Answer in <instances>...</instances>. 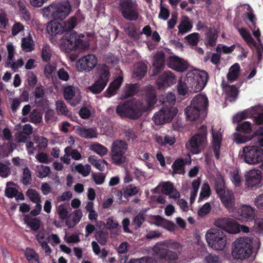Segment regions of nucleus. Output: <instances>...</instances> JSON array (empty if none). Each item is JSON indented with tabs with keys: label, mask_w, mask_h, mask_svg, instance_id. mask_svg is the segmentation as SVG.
I'll return each instance as SVG.
<instances>
[{
	"label": "nucleus",
	"mask_w": 263,
	"mask_h": 263,
	"mask_svg": "<svg viewBox=\"0 0 263 263\" xmlns=\"http://www.w3.org/2000/svg\"><path fill=\"white\" fill-rule=\"evenodd\" d=\"M145 102L135 98L119 103L116 107V114L122 119H139L143 113L148 111L157 102L156 94L154 92L147 93Z\"/></svg>",
	"instance_id": "nucleus-1"
},
{
	"label": "nucleus",
	"mask_w": 263,
	"mask_h": 263,
	"mask_svg": "<svg viewBox=\"0 0 263 263\" xmlns=\"http://www.w3.org/2000/svg\"><path fill=\"white\" fill-rule=\"evenodd\" d=\"M77 23L76 17L71 16L63 23L65 33L62 39L61 47L66 52L77 49L84 50L88 47V43L78 36L77 32L73 30Z\"/></svg>",
	"instance_id": "nucleus-2"
},
{
	"label": "nucleus",
	"mask_w": 263,
	"mask_h": 263,
	"mask_svg": "<svg viewBox=\"0 0 263 263\" xmlns=\"http://www.w3.org/2000/svg\"><path fill=\"white\" fill-rule=\"evenodd\" d=\"M209 79L208 74L204 70L199 72H188L186 74L185 82L180 80L177 84L178 92L179 95L184 96L190 88L191 92H198L205 86Z\"/></svg>",
	"instance_id": "nucleus-3"
},
{
	"label": "nucleus",
	"mask_w": 263,
	"mask_h": 263,
	"mask_svg": "<svg viewBox=\"0 0 263 263\" xmlns=\"http://www.w3.org/2000/svg\"><path fill=\"white\" fill-rule=\"evenodd\" d=\"M71 9L69 2L52 3L43 9V15L48 19L62 21L69 15Z\"/></svg>",
	"instance_id": "nucleus-4"
},
{
	"label": "nucleus",
	"mask_w": 263,
	"mask_h": 263,
	"mask_svg": "<svg viewBox=\"0 0 263 263\" xmlns=\"http://www.w3.org/2000/svg\"><path fill=\"white\" fill-rule=\"evenodd\" d=\"M252 241L248 237H240L233 243L232 255L236 259L248 258L252 253Z\"/></svg>",
	"instance_id": "nucleus-5"
},
{
	"label": "nucleus",
	"mask_w": 263,
	"mask_h": 263,
	"mask_svg": "<svg viewBox=\"0 0 263 263\" xmlns=\"http://www.w3.org/2000/svg\"><path fill=\"white\" fill-rule=\"evenodd\" d=\"M208 245L215 250H223L227 243V237L224 233L217 229H210L205 234Z\"/></svg>",
	"instance_id": "nucleus-6"
},
{
	"label": "nucleus",
	"mask_w": 263,
	"mask_h": 263,
	"mask_svg": "<svg viewBox=\"0 0 263 263\" xmlns=\"http://www.w3.org/2000/svg\"><path fill=\"white\" fill-rule=\"evenodd\" d=\"M206 136V126L202 125L199 128L198 133L190 139V149L192 154H198L204 149L207 143Z\"/></svg>",
	"instance_id": "nucleus-7"
},
{
	"label": "nucleus",
	"mask_w": 263,
	"mask_h": 263,
	"mask_svg": "<svg viewBox=\"0 0 263 263\" xmlns=\"http://www.w3.org/2000/svg\"><path fill=\"white\" fill-rule=\"evenodd\" d=\"M128 145L126 141L120 139L115 140L111 144V156L112 162L116 165H120L125 162V156Z\"/></svg>",
	"instance_id": "nucleus-8"
},
{
	"label": "nucleus",
	"mask_w": 263,
	"mask_h": 263,
	"mask_svg": "<svg viewBox=\"0 0 263 263\" xmlns=\"http://www.w3.org/2000/svg\"><path fill=\"white\" fill-rule=\"evenodd\" d=\"M110 76L109 70L106 67L101 68L99 71L98 79L89 86L88 89L95 95L101 93L106 86Z\"/></svg>",
	"instance_id": "nucleus-9"
},
{
	"label": "nucleus",
	"mask_w": 263,
	"mask_h": 263,
	"mask_svg": "<svg viewBox=\"0 0 263 263\" xmlns=\"http://www.w3.org/2000/svg\"><path fill=\"white\" fill-rule=\"evenodd\" d=\"M178 113L176 108L172 107H163L156 112L153 120L155 124L159 125L170 122Z\"/></svg>",
	"instance_id": "nucleus-10"
},
{
	"label": "nucleus",
	"mask_w": 263,
	"mask_h": 263,
	"mask_svg": "<svg viewBox=\"0 0 263 263\" xmlns=\"http://www.w3.org/2000/svg\"><path fill=\"white\" fill-rule=\"evenodd\" d=\"M244 160L248 164H254L263 160V149L258 146H247L243 148Z\"/></svg>",
	"instance_id": "nucleus-11"
},
{
	"label": "nucleus",
	"mask_w": 263,
	"mask_h": 263,
	"mask_svg": "<svg viewBox=\"0 0 263 263\" xmlns=\"http://www.w3.org/2000/svg\"><path fill=\"white\" fill-rule=\"evenodd\" d=\"M120 10L123 17L129 21H136L139 13L137 5L132 0H123L120 4Z\"/></svg>",
	"instance_id": "nucleus-12"
},
{
	"label": "nucleus",
	"mask_w": 263,
	"mask_h": 263,
	"mask_svg": "<svg viewBox=\"0 0 263 263\" xmlns=\"http://www.w3.org/2000/svg\"><path fill=\"white\" fill-rule=\"evenodd\" d=\"M153 255L157 258L164 259L168 261H176L178 258L177 254L173 251L164 248L161 243H157L152 249Z\"/></svg>",
	"instance_id": "nucleus-13"
},
{
	"label": "nucleus",
	"mask_w": 263,
	"mask_h": 263,
	"mask_svg": "<svg viewBox=\"0 0 263 263\" xmlns=\"http://www.w3.org/2000/svg\"><path fill=\"white\" fill-rule=\"evenodd\" d=\"M215 225L226 232L231 234H236L240 232L239 224L235 220L229 218H222L216 220Z\"/></svg>",
	"instance_id": "nucleus-14"
},
{
	"label": "nucleus",
	"mask_w": 263,
	"mask_h": 263,
	"mask_svg": "<svg viewBox=\"0 0 263 263\" xmlns=\"http://www.w3.org/2000/svg\"><path fill=\"white\" fill-rule=\"evenodd\" d=\"M98 59L96 55L89 54L81 58L76 63L80 71H90L96 66Z\"/></svg>",
	"instance_id": "nucleus-15"
},
{
	"label": "nucleus",
	"mask_w": 263,
	"mask_h": 263,
	"mask_svg": "<svg viewBox=\"0 0 263 263\" xmlns=\"http://www.w3.org/2000/svg\"><path fill=\"white\" fill-rule=\"evenodd\" d=\"M255 211L250 205H243L238 210L235 218L239 220L249 221L254 219Z\"/></svg>",
	"instance_id": "nucleus-16"
},
{
	"label": "nucleus",
	"mask_w": 263,
	"mask_h": 263,
	"mask_svg": "<svg viewBox=\"0 0 263 263\" xmlns=\"http://www.w3.org/2000/svg\"><path fill=\"white\" fill-rule=\"evenodd\" d=\"M167 66L178 72H183L188 68V64L178 57L171 56L167 62Z\"/></svg>",
	"instance_id": "nucleus-17"
},
{
	"label": "nucleus",
	"mask_w": 263,
	"mask_h": 263,
	"mask_svg": "<svg viewBox=\"0 0 263 263\" xmlns=\"http://www.w3.org/2000/svg\"><path fill=\"white\" fill-rule=\"evenodd\" d=\"M175 76L170 71H164L160 75L157 81L159 87H168L176 83Z\"/></svg>",
	"instance_id": "nucleus-18"
},
{
	"label": "nucleus",
	"mask_w": 263,
	"mask_h": 263,
	"mask_svg": "<svg viewBox=\"0 0 263 263\" xmlns=\"http://www.w3.org/2000/svg\"><path fill=\"white\" fill-rule=\"evenodd\" d=\"M261 173L259 170H252L246 175V184L249 187H258L260 183Z\"/></svg>",
	"instance_id": "nucleus-19"
},
{
	"label": "nucleus",
	"mask_w": 263,
	"mask_h": 263,
	"mask_svg": "<svg viewBox=\"0 0 263 263\" xmlns=\"http://www.w3.org/2000/svg\"><path fill=\"white\" fill-rule=\"evenodd\" d=\"M165 57L162 51L157 52L153 63V76H156L161 72L165 66Z\"/></svg>",
	"instance_id": "nucleus-20"
},
{
	"label": "nucleus",
	"mask_w": 263,
	"mask_h": 263,
	"mask_svg": "<svg viewBox=\"0 0 263 263\" xmlns=\"http://www.w3.org/2000/svg\"><path fill=\"white\" fill-rule=\"evenodd\" d=\"M76 93V88L72 85L65 87L63 90L64 99L72 106H76L80 103L81 98H74Z\"/></svg>",
	"instance_id": "nucleus-21"
},
{
	"label": "nucleus",
	"mask_w": 263,
	"mask_h": 263,
	"mask_svg": "<svg viewBox=\"0 0 263 263\" xmlns=\"http://www.w3.org/2000/svg\"><path fill=\"white\" fill-rule=\"evenodd\" d=\"M123 81L122 77L119 76L109 84V86L105 91V96L107 98L115 95L117 90L120 88Z\"/></svg>",
	"instance_id": "nucleus-22"
},
{
	"label": "nucleus",
	"mask_w": 263,
	"mask_h": 263,
	"mask_svg": "<svg viewBox=\"0 0 263 263\" xmlns=\"http://www.w3.org/2000/svg\"><path fill=\"white\" fill-rule=\"evenodd\" d=\"M208 99L204 95H196L192 100L191 105L205 112L208 106Z\"/></svg>",
	"instance_id": "nucleus-23"
},
{
	"label": "nucleus",
	"mask_w": 263,
	"mask_h": 263,
	"mask_svg": "<svg viewBox=\"0 0 263 263\" xmlns=\"http://www.w3.org/2000/svg\"><path fill=\"white\" fill-rule=\"evenodd\" d=\"M246 17L251 23L250 28L253 32L254 36L256 38L258 42L260 43V32L259 29L256 26L257 18L252 11L247 12Z\"/></svg>",
	"instance_id": "nucleus-24"
},
{
	"label": "nucleus",
	"mask_w": 263,
	"mask_h": 263,
	"mask_svg": "<svg viewBox=\"0 0 263 263\" xmlns=\"http://www.w3.org/2000/svg\"><path fill=\"white\" fill-rule=\"evenodd\" d=\"M222 141V136L220 133H212V148L216 158L218 160L220 158V151Z\"/></svg>",
	"instance_id": "nucleus-25"
},
{
	"label": "nucleus",
	"mask_w": 263,
	"mask_h": 263,
	"mask_svg": "<svg viewBox=\"0 0 263 263\" xmlns=\"http://www.w3.org/2000/svg\"><path fill=\"white\" fill-rule=\"evenodd\" d=\"M205 112L201 109L196 107L192 105L187 106L185 109V114L186 116L187 120L190 121H195L200 118L202 114Z\"/></svg>",
	"instance_id": "nucleus-26"
},
{
	"label": "nucleus",
	"mask_w": 263,
	"mask_h": 263,
	"mask_svg": "<svg viewBox=\"0 0 263 263\" xmlns=\"http://www.w3.org/2000/svg\"><path fill=\"white\" fill-rule=\"evenodd\" d=\"M46 29L48 33L52 36L65 33L63 25L53 21H51L48 23Z\"/></svg>",
	"instance_id": "nucleus-27"
},
{
	"label": "nucleus",
	"mask_w": 263,
	"mask_h": 263,
	"mask_svg": "<svg viewBox=\"0 0 263 263\" xmlns=\"http://www.w3.org/2000/svg\"><path fill=\"white\" fill-rule=\"evenodd\" d=\"M147 71V65L142 62H139L134 65L133 77L141 80L146 74Z\"/></svg>",
	"instance_id": "nucleus-28"
},
{
	"label": "nucleus",
	"mask_w": 263,
	"mask_h": 263,
	"mask_svg": "<svg viewBox=\"0 0 263 263\" xmlns=\"http://www.w3.org/2000/svg\"><path fill=\"white\" fill-rule=\"evenodd\" d=\"M139 90L138 84H126L122 91V97L124 99L129 98L136 95Z\"/></svg>",
	"instance_id": "nucleus-29"
},
{
	"label": "nucleus",
	"mask_w": 263,
	"mask_h": 263,
	"mask_svg": "<svg viewBox=\"0 0 263 263\" xmlns=\"http://www.w3.org/2000/svg\"><path fill=\"white\" fill-rule=\"evenodd\" d=\"M76 132L79 136L86 139H92L97 138L98 136L97 129L93 128H86L79 126L77 128Z\"/></svg>",
	"instance_id": "nucleus-30"
},
{
	"label": "nucleus",
	"mask_w": 263,
	"mask_h": 263,
	"mask_svg": "<svg viewBox=\"0 0 263 263\" xmlns=\"http://www.w3.org/2000/svg\"><path fill=\"white\" fill-rule=\"evenodd\" d=\"M24 220L25 223L29 226L33 231H37L40 227L41 220L39 218H32L29 215L24 216Z\"/></svg>",
	"instance_id": "nucleus-31"
},
{
	"label": "nucleus",
	"mask_w": 263,
	"mask_h": 263,
	"mask_svg": "<svg viewBox=\"0 0 263 263\" xmlns=\"http://www.w3.org/2000/svg\"><path fill=\"white\" fill-rule=\"evenodd\" d=\"M186 161L181 158L176 159L173 163L172 168L174 174H184Z\"/></svg>",
	"instance_id": "nucleus-32"
},
{
	"label": "nucleus",
	"mask_w": 263,
	"mask_h": 263,
	"mask_svg": "<svg viewBox=\"0 0 263 263\" xmlns=\"http://www.w3.org/2000/svg\"><path fill=\"white\" fill-rule=\"evenodd\" d=\"M240 67L238 63H235L229 69L227 77L229 81L233 82L236 81L239 76Z\"/></svg>",
	"instance_id": "nucleus-33"
},
{
	"label": "nucleus",
	"mask_w": 263,
	"mask_h": 263,
	"mask_svg": "<svg viewBox=\"0 0 263 263\" xmlns=\"http://www.w3.org/2000/svg\"><path fill=\"white\" fill-rule=\"evenodd\" d=\"M218 33L215 29L210 28L206 34V45L214 47L216 44Z\"/></svg>",
	"instance_id": "nucleus-34"
},
{
	"label": "nucleus",
	"mask_w": 263,
	"mask_h": 263,
	"mask_svg": "<svg viewBox=\"0 0 263 263\" xmlns=\"http://www.w3.org/2000/svg\"><path fill=\"white\" fill-rule=\"evenodd\" d=\"M225 189L224 179L221 176L217 177L215 179V189L218 196L226 194Z\"/></svg>",
	"instance_id": "nucleus-35"
},
{
	"label": "nucleus",
	"mask_w": 263,
	"mask_h": 263,
	"mask_svg": "<svg viewBox=\"0 0 263 263\" xmlns=\"http://www.w3.org/2000/svg\"><path fill=\"white\" fill-rule=\"evenodd\" d=\"M146 215L143 211H140L133 218L132 225L134 227L135 230L140 228L145 220Z\"/></svg>",
	"instance_id": "nucleus-36"
},
{
	"label": "nucleus",
	"mask_w": 263,
	"mask_h": 263,
	"mask_svg": "<svg viewBox=\"0 0 263 263\" xmlns=\"http://www.w3.org/2000/svg\"><path fill=\"white\" fill-rule=\"evenodd\" d=\"M88 162L98 170L103 171L104 164L107 165V162L103 160L98 159L96 156H90L88 157Z\"/></svg>",
	"instance_id": "nucleus-37"
},
{
	"label": "nucleus",
	"mask_w": 263,
	"mask_h": 263,
	"mask_svg": "<svg viewBox=\"0 0 263 263\" xmlns=\"http://www.w3.org/2000/svg\"><path fill=\"white\" fill-rule=\"evenodd\" d=\"M82 217V213L80 210H76L72 214V221L70 219L66 221V224L68 228H73L81 220Z\"/></svg>",
	"instance_id": "nucleus-38"
},
{
	"label": "nucleus",
	"mask_w": 263,
	"mask_h": 263,
	"mask_svg": "<svg viewBox=\"0 0 263 263\" xmlns=\"http://www.w3.org/2000/svg\"><path fill=\"white\" fill-rule=\"evenodd\" d=\"M236 130L241 133L249 134L252 130V124L249 121H244L237 124Z\"/></svg>",
	"instance_id": "nucleus-39"
},
{
	"label": "nucleus",
	"mask_w": 263,
	"mask_h": 263,
	"mask_svg": "<svg viewBox=\"0 0 263 263\" xmlns=\"http://www.w3.org/2000/svg\"><path fill=\"white\" fill-rule=\"evenodd\" d=\"M25 255L29 263H39L38 255L33 249L26 248Z\"/></svg>",
	"instance_id": "nucleus-40"
},
{
	"label": "nucleus",
	"mask_w": 263,
	"mask_h": 263,
	"mask_svg": "<svg viewBox=\"0 0 263 263\" xmlns=\"http://www.w3.org/2000/svg\"><path fill=\"white\" fill-rule=\"evenodd\" d=\"M13 144L8 142L0 146V156L5 157H8L9 155L14 150Z\"/></svg>",
	"instance_id": "nucleus-41"
},
{
	"label": "nucleus",
	"mask_w": 263,
	"mask_h": 263,
	"mask_svg": "<svg viewBox=\"0 0 263 263\" xmlns=\"http://www.w3.org/2000/svg\"><path fill=\"white\" fill-rule=\"evenodd\" d=\"M238 31L243 39L247 43V44L256 46V43L255 41L252 37L250 33L246 29L244 28H241L239 29Z\"/></svg>",
	"instance_id": "nucleus-42"
},
{
	"label": "nucleus",
	"mask_w": 263,
	"mask_h": 263,
	"mask_svg": "<svg viewBox=\"0 0 263 263\" xmlns=\"http://www.w3.org/2000/svg\"><path fill=\"white\" fill-rule=\"evenodd\" d=\"M221 85L223 89L230 97L235 98L237 96V90L235 86L227 84L224 80L222 81Z\"/></svg>",
	"instance_id": "nucleus-43"
},
{
	"label": "nucleus",
	"mask_w": 263,
	"mask_h": 263,
	"mask_svg": "<svg viewBox=\"0 0 263 263\" xmlns=\"http://www.w3.org/2000/svg\"><path fill=\"white\" fill-rule=\"evenodd\" d=\"M138 187L133 184L127 185L124 189L123 196L125 198L128 199L129 197L133 196L138 193Z\"/></svg>",
	"instance_id": "nucleus-44"
},
{
	"label": "nucleus",
	"mask_w": 263,
	"mask_h": 263,
	"mask_svg": "<svg viewBox=\"0 0 263 263\" xmlns=\"http://www.w3.org/2000/svg\"><path fill=\"white\" fill-rule=\"evenodd\" d=\"M108 238L107 232L98 231L95 234V238L101 245H105Z\"/></svg>",
	"instance_id": "nucleus-45"
},
{
	"label": "nucleus",
	"mask_w": 263,
	"mask_h": 263,
	"mask_svg": "<svg viewBox=\"0 0 263 263\" xmlns=\"http://www.w3.org/2000/svg\"><path fill=\"white\" fill-rule=\"evenodd\" d=\"M10 165L11 164L9 162L8 164H5L0 162V177L5 178L10 175L11 173Z\"/></svg>",
	"instance_id": "nucleus-46"
},
{
	"label": "nucleus",
	"mask_w": 263,
	"mask_h": 263,
	"mask_svg": "<svg viewBox=\"0 0 263 263\" xmlns=\"http://www.w3.org/2000/svg\"><path fill=\"white\" fill-rule=\"evenodd\" d=\"M26 195L33 203H40L41 197L38 192L34 189H29L26 192Z\"/></svg>",
	"instance_id": "nucleus-47"
},
{
	"label": "nucleus",
	"mask_w": 263,
	"mask_h": 263,
	"mask_svg": "<svg viewBox=\"0 0 263 263\" xmlns=\"http://www.w3.org/2000/svg\"><path fill=\"white\" fill-rule=\"evenodd\" d=\"M58 214L60 218L62 220H69L70 217L72 216V214L68 215V212L65 208L64 204H60L59 205L57 209Z\"/></svg>",
	"instance_id": "nucleus-48"
},
{
	"label": "nucleus",
	"mask_w": 263,
	"mask_h": 263,
	"mask_svg": "<svg viewBox=\"0 0 263 263\" xmlns=\"http://www.w3.org/2000/svg\"><path fill=\"white\" fill-rule=\"evenodd\" d=\"M91 149L101 156L106 155L108 152V149L105 146L99 143L92 145Z\"/></svg>",
	"instance_id": "nucleus-49"
},
{
	"label": "nucleus",
	"mask_w": 263,
	"mask_h": 263,
	"mask_svg": "<svg viewBox=\"0 0 263 263\" xmlns=\"http://www.w3.org/2000/svg\"><path fill=\"white\" fill-rule=\"evenodd\" d=\"M76 171L84 177L89 175L91 171V167L89 164L83 165L82 164H79L76 166Z\"/></svg>",
	"instance_id": "nucleus-50"
},
{
	"label": "nucleus",
	"mask_w": 263,
	"mask_h": 263,
	"mask_svg": "<svg viewBox=\"0 0 263 263\" xmlns=\"http://www.w3.org/2000/svg\"><path fill=\"white\" fill-rule=\"evenodd\" d=\"M219 197L224 205L226 207H228L231 204V201L233 197V193L232 191H228L223 195H219Z\"/></svg>",
	"instance_id": "nucleus-51"
},
{
	"label": "nucleus",
	"mask_w": 263,
	"mask_h": 263,
	"mask_svg": "<svg viewBox=\"0 0 263 263\" xmlns=\"http://www.w3.org/2000/svg\"><path fill=\"white\" fill-rule=\"evenodd\" d=\"M7 49L8 51V58L7 61L5 63V67L9 66V64H10V62H12L14 59V54L15 49L14 46L11 43H9L7 45Z\"/></svg>",
	"instance_id": "nucleus-52"
},
{
	"label": "nucleus",
	"mask_w": 263,
	"mask_h": 263,
	"mask_svg": "<svg viewBox=\"0 0 263 263\" xmlns=\"http://www.w3.org/2000/svg\"><path fill=\"white\" fill-rule=\"evenodd\" d=\"M211 195V189L209 184L204 183L201 189L199 200H202L204 198L209 197Z\"/></svg>",
	"instance_id": "nucleus-53"
},
{
	"label": "nucleus",
	"mask_w": 263,
	"mask_h": 263,
	"mask_svg": "<svg viewBox=\"0 0 263 263\" xmlns=\"http://www.w3.org/2000/svg\"><path fill=\"white\" fill-rule=\"evenodd\" d=\"M192 27V24L189 21L184 20L181 22L178 28L179 32L183 34L189 31Z\"/></svg>",
	"instance_id": "nucleus-54"
},
{
	"label": "nucleus",
	"mask_w": 263,
	"mask_h": 263,
	"mask_svg": "<svg viewBox=\"0 0 263 263\" xmlns=\"http://www.w3.org/2000/svg\"><path fill=\"white\" fill-rule=\"evenodd\" d=\"M199 34L198 33H193L185 36V39L189 44L192 46H196L199 40Z\"/></svg>",
	"instance_id": "nucleus-55"
},
{
	"label": "nucleus",
	"mask_w": 263,
	"mask_h": 263,
	"mask_svg": "<svg viewBox=\"0 0 263 263\" xmlns=\"http://www.w3.org/2000/svg\"><path fill=\"white\" fill-rule=\"evenodd\" d=\"M249 116V112L247 110H244L240 112L235 115L233 118V122L234 123L239 124L241 123V121Z\"/></svg>",
	"instance_id": "nucleus-56"
},
{
	"label": "nucleus",
	"mask_w": 263,
	"mask_h": 263,
	"mask_svg": "<svg viewBox=\"0 0 263 263\" xmlns=\"http://www.w3.org/2000/svg\"><path fill=\"white\" fill-rule=\"evenodd\" d=\"M56 109L59 115H66L68 113V109L66 104L63 101L58 100L56 102Z\"/></svg>",
	"instance_id": "nucleus-57"
},
{
	"label": "nucleus",
	"mask_w": 263,
	"mask_h": 263,
	"mask_svg": "<svg viewBox=\"0 0 263 263\" xmlns=\"http://www.w3.org/2000/svg\"><path fill=\"white\" fill-rule=\"evenodd\" d=\"M31 172L28 167H25L23 170L22 182L24 185H27L30 183L31 180Z\"/></svg>",
	"instance_id": "nucleus-58"
},
{
	"label": "nucleus",
	"mask_w": 263,
	"mask_h": 263,
	"mask_svg": "<svg viewBox=\"0 0 263 263\" xmlns=\"http://www.w3.org/2000/svg\"><path fill=\"white\" fill-rule=\"evenodd\" d=\"M51 52L50 47L48 46H44L42 50V59L44 62H48L51 58Z\"/></svg>",
	"instance_id": "nucleus-59"
},
{
	"label": "nucleus",
	"mask_w": 263,
	"mask_h": 263,
	"mask_svg": "<svg viewBox=\"0 0 263 263\" xmlns=\"http://www.w3.org/2000/svg\"><path fill=\"white\" fill-rule=\"evenodd\" d=\"M173 190H174V187L170 182H165L162 185L161 192L165 195H170Z\"/></svg>",
	"instance_id": "nucleus-60"
},
{
	"label": "nucleus",
	"mask_w": 263,
	"mask_h": 263,
	"mask_svg": "<svg viewBox=\"0 0 263 263\" xmlns=\"http://www.w3.org/2000/svg\"><path fill=\"white\" fill-rule=\"evenodd\" d=\"M34 141L37 144V147L40 149H44L47 146L48 140L46 138L42 136L35 137Z\"/></svg>",
	"instance_id": "nucleus-61"
},
{
	"label": "nucleus",
	"mask_w": 263,
	"mask_h": 263,
	"mask_svg": "<svg viewBox=\"0 0 263 263\" xmlns=\"http://www.w3.org/2000/svg\"><path fill=\"white\" fill-rule=\"evenodd\" d=\"M231 180L236 186H239L241 184V178L237 170L231 173Z\"/></svg>",
	"instance_id": "nucleus-62"
},
{
	"label": "nucleus",
	"mask_w": 263,
	"mask_h": 263,
	"mask_svg": "<svg viewBox=\"0 0 263 263\" xmlns=\"http://www.w3.org/2000/svg\"><path fill=\"white\" fill-rule=\"evenodd\" d=\"M55 112L52 109H48L45 112V120L47 123H50L56 120Z\"/></svg>",
	"instance_id": "nucleus-63"
},
{
	"label": "nucleus",
	"mask_w": 263,
	"mask_h": 263,
	"mask_svg": "<svg viewBox=\"0 0 263 263\" xmlns=\"http://www.w3.org/2000/svg\"><path fill=\"white\" fill-rule=\"evenodd\" d=\"M130 263H156V261L151 257L145 256L140 258L131 260Z\"/></svg>",
	"instance_id": "nucleus-64"
}]
</instances>
